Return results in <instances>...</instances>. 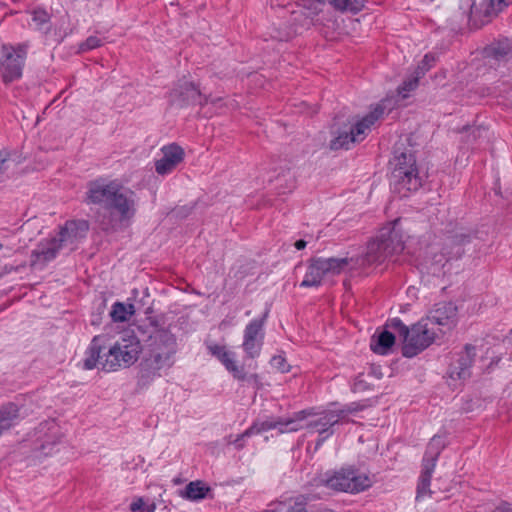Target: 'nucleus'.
<instances>
[{"instance_id": "obj_1", "label": "nucleus", "mask_w": 512, "mask_h": 512, "mask_svg": "<svg viewBox=\"0 0 512 512\" xmlns=\"http://www.w3.org/2000/svg\"><path fill=\"white\" fill-rule=\"evenodd\" d=\"M83 202L105 208L120 222H129L136 215L138 199L136 193L125 187L118 179L98 177L86 184Z\"/></svg>"}, {"instance_id": "obj_2", "label": "nucleus", "mask_w": 512, "mask_h": 512, "mask_svg": "<svg viewBox=\"0 0 512 512\" xmlns=\"http://www.w3.org/2000/svg\"><path fill=\"white\" fill-rule=\"evenodd\" d=\"M177 352L176 336L168 329H155L148 338L139 366L138 388H146L163 373L166 374L174 366Z\"/></svg>"}, {"instance_id": "obj_3", "label": "nucleus", "mask_w": 512, "mask_h": 512, "mask_svg": "<svg viewBox=\"0 0 512 512\" xmlns=\"http://www.w3.org/2000/svg\"><path fill=\"white\" fill-rule=\"evenodd\" d=\"M101 340L100 336H95L92 339L83 361L84 369L92 370L100 366L103 371L111 372L128 368L138 360L143 350L139 338L133 331H124L104 354H102Z\"/></svg>"}, {"instance_id": "obj_4", "label": "nucleus", "mask_w": 512, "mask_h": 512, "mask_svg": "<svg viewBox=\"0 0 512 512\" xmlns=\"http://www.w3.org/2000/svg\"><path fill=\"white\" fill-rule=\"evenodd\" d=\"M390 327L395 329L402 341V353L411 358L428 348L434 342L442 338L430 320L425 317L411 327L406 326L400 319H392Z\"/></svg>"}, {"instance_id": "obj_5", "label": "nucleus", "mask_w": 512, "mask_h": 512, "mask_svg": "<svg viewBox=\"0 0 512 512\" xmlns=\"http://www.w3.org/2000/svg\"><path fill=\"white\" fill-rule=\"evenodd\" d=\"M397 221L384 227L376 240L368 243L365 252L358 262L366 266L373 263H381L391 255L403 250V241L400 232L396 229Z\"/></svg>"}, {"instance_id": "obj_6", "label": "nucleus", "mask_w": 512, "mask_h": 512, "mask_svg": "<svg viewBox=\"0 0 512 512\" xmlns=\"http://www.w3.org/2000/svg\"><path fill=\"white\" fill-rule=\"evenodd\" d=\"M349 264L350 259L348 257L310 258L307 261L306 272L299 286L301 288H318L322 285L326 276L339 275Z\"/></svg>"}, {"instance_id": "obj_7", "label": "nucleus", "mask_w": 512, "mask_h": 512, "mask_svg": "<svg viewBox=\"0 0 512 512\" xmlns=\"http://www.w3.org/2000/svg\"><path fill=\"white\" fill-rule=\"evenodd\" d=\"M391 177L398 192L403 193L404 196V192L416 191L422 185L412 153L395 154Z\"/></svg>"}, {"instance_id": "obj_8", "label": "nucleus", "mask_w": 512, "mask_h": 512, "mask_svg": "<svg viewBox=\"0 0 512 512\" xmlns=\"http://www.w3.org/2000/svg\"><path fill=\"white\" fill-rule=\"evenodd\" d=\"M28 53L25 43L11 45L3 44L0 50V72L5 83L18 80L22 76Z\"/></svg>"}, {"instance_id": "obj_9", "label": "nucleus", "mask_w": 512, "mask_h": 512, "mask_svg": "<svg viewBox=\"0 0 512 512\" xmlns=\"http://www.w3.org/2000/svg\"><path fill=\"white\" fill-rule=\"evenodd\" d=\"M267 316L268 311L261 318H255L245 326L242 348L246 358L255 359L259 357L264 343V324Z\"/></svg>"}, {"instance_id": "obj_10", "label": "nucleus", "mask_w": 512, "mask_h": 512, "mask_svg": "<svg viewBox=\"0 0 512 512\" xmlns=\"http://www.w3.org/2000/svg\"><path fill=\"white\" fill-rule=\"evenodd\" d=\"M440 331L442 337L452 331L458 323V308L454 303H439L425 317Z\"/></svg>"}, {"instance_id": "obj_11", "label": "nucleus", "mask_w": 512, "mask_h": 512, "mask_svg": "<svg viewBox=\"0 0 512 512\" xmlns=\"http://www.w3.org/2000/svg\"><path fill=\"white\" fill-rule=\"evenodd\" d=\"M352 483V469L341 468L335 471H327L316 476L311 486L315 488H326L336 492H346Z\"/></svg>"}, {"instance_id": "obj_12", "label": "nucleus", "mask_w": 512, "mask_h": 512, "mask_svg": "<svg viewBox=\"0 0 512 512\" xmlns=\"http://www.w3.org/2000/svg\"><path fill=\"white\" fill-rule=\"evenodd\" d=\"M207 349L212 356L221 362L225 369L230 372L235 379L239 381L258 380L257 374L247 377L244 367L236 364L235 354L228 351L225 346L216 343H209L207 344Z\"/></svg>"}, {"instance_id": "obj_13", "label": "nucleus", "mask_w": 512, "mask_h": 512, "mask_svg": "<svg viewBox=\"0 0 512 512\" xmlns=\"http://www.w3.org/2000/svg\"><path fill=\"white\" fill-rule=\"evenodd\" d=\"M344 419L343 411H324L316 416V418L309 420L306 428L311 432H317L319 438L316 447H319L333 431L331 428Z\"/></svg>"}, {"instance_id": "obj_14", "label": "nucleus", "mask_w": 512, "mask_h": 512, "mask_svg": "<svg viewBox=\"0 0 512 512\" xmlns=\"http://www.w3.org/2000/svg\"><path fill=\"white\" fill-rule=\"evenodd\" d=\"M509 5L508 0H483L471 6L470 20L475 26H482L496 17Z\"/></svg>"}, {"instance_id": "obj_15", "label": "nucleus", "mask_w": 512, "mask_h": 512, "mask_svg": "<svg viewBox=\"0 0 512 512\" xmlns=\"http://www.w3.org/2000/svg\"><path fill=\"white\" fill-rule=\"evenodd\" d=\"M161 152L162 157L155 162V171L161 176L172 173L185 157L184 149L176 143L163 146Z\"/></svg>"}, {"instance_id": "obj_16", "label": "nucleus", "mask_w": 512, "mask_h": 512, "mask_svg": "<svg viewBox=\"0 0 512 512\" xmlns=\"http://www.w3.org/2000/svg\"><path fill=\"white\" fill-rule=\"evenodd\" d=\"M61 249L62 247L56 237L40 241L36 248L31 252V267L35 269H43L47 263L56 258Z\"/></svg>"}, {"instance_id": "obj_17", "label": "nucleus", "mask_w": 512, "mask_h": 512, "mask_svg": "<svg viewBox=\"0 0 512 512\" xmlns=\"http://www.w3.org/2000/svg\"><path fill=\"white\" fill-rule=\"evenodd\" d=\"M88 229L89 225L85 220L67 221L56 238L62 248L70 246L73 249L78 241L85 237Z\"/></svg>"}, {"instance_id": "obj_18", "label": "nucleus", "mask_w": 512, "mask_h": 512, "mask_svg": "<svg viewBox=\"0 0 512 512\" xmlns=\"http://www.w3.org/2000/svg\"><path fill=\"white\" fill-rule=\"evenodd\" d=\"M385 110V101L377 104L366 114L359 116L354 124V143L360 142L371 132L376 123L382 118Z\"/></svg>"}, {"instance_id": "obj_19", "label": "nucleus", "mask_w": 512, "mask_h": 512, "mask_svg": "<svg viewBox=\"0 0 512 512\" xmlns=\"http://www.w3.org/2000/svg\"><path fill=\"white\" fill-rule=\"evenodd\" d=\"M475 355V347L466 345L464 349L456 355L455 360L450 365V378L455 380H465L469 378Z\"/></svg>"}, {"instance_id": "obj_20", "label": "nucleus", "mask_w": 512, "mask_h": 512, "mask_svg": "<svg viewBox=\"0 0 512 512\" xmlns=\"http://www.w3.org/2000/svg\"><path fill=\"white\" fill-rule=\"evenodd\" d=\"M171 95L187 104L191 103L204 106L209 102V97L203 95L199 88L189 81L180 82L178 86L173 89Z\"/></svg>"}, {"instance_id": "obj_21", "label": "nucleus", "mask_w": 512, "mask_h": 512, "mask_svg": "<svg viewBox=\"0 0 512 512\" xmlns=\"http://www.w3.org/2000/svg\"><path fill=\"white\" fill-rule=\"evenodd\" d=\"M310 495H299L286 501L271 503L266 512H308L306 509Z\"/></svg>"}, {"instance_id": "obj_22", "label": "nucleus", "mask_w": 512, "mask_h": 512, "mask_svg": "<svg viewBox=\"0 0 512 512\" xmlns=\"http://www.w3.org/2000/svg\"><path fill=\"white\" fill-rule=\"evenodd\" d=\"M310 415H312L311 412L302 410V411L296 412L292 417L274 418V423L276 425L275 429H277L281 434L289 433V432H296L303 428V426L301 425V422L304 419H306L307 416H310Z\"/></svg>"}, {"instance_id": "obj_23", "label": "nucleus", "mask_w": 512, "mask_h": 512, "mask_svg": "<svg viewBox=\"0 0 512 512\" xmlns=\"http://www.w3.org/2000/svg\"><path fill=\"white\" fill-rule=\"evenodd\" d=\"M276 425L274 423V418H267L265 420H256L248 429H246L243 433L239 434L235 439L234 443L238 449L243 447L241 441L252 435H257L272 429H275Z\"/></svg>"}, {"instance_id": "obj_24", "label": "nucleus", "mask_w": 512, "mask_h": 512, "mask_svg": "<svg viewBox=\"0 0 512 512\" xmlns=\"http://www.w3.org/2000/svg\"><path fill=\"white\" fill-rule=\"evenodd\" d=\"M19 418V407L9 402L0 407V436L4 431L9 430Z\"/></svg>"}, {"instance_id": "obj_25", "label": "nucleus", "mask_w": 512, "mask_h": 512, "mask_svg": "<svg viewBox=\"0 0 512 512\" xmlns=\"http://www.w3.org/2000/svg\"><path fill=\"white\" fill-rule=\"evenodd\" d=\"M209 492V486L201 480H196L188 483L184 490L180 491V496L190 501H199L206 498Z\"/></svg>"}, {"instance_id": "obj_26", "label": "nucleus", "mask_w": 512, "mask_h": 512, "mask_svg": "<svg viewBox=\"0 0 512 512\" xmlns=\"http://www.w3.org/2000/svg\"><path fill=\"white\" fill-rule=\"evenodd\" d=\"M434 470L435 466L433 463L422 464V471L417 485V500L431 496L430 484Z\"/></svg>"}, {"instance_id": "obj_27", "label": "nucleus", "mask_w": 512, "mask_h": 512, "mask_svg": "<svg viewBox=\"0 0 512 512\" xmlns=\"http://www.w3.org/2000/svg\"><path fill=\"white\" fill-rule=\"evenodd\" d=\"M444 447L445 439L439 435L434 436L427 446L422 464L433 463L434 466L436 467L438 456L444 449Z\"/></svg>"}, {"instance_id": "obj_28", "label": "nucleus", "mask_w": 512, "mask_h": 512, "mask_svg": "<svg viewBox=\"0 0 512 512\" xmlns=\"http://www.w3.org/2000/svg\"><path fill=\"white\" fill-rule=\"evenodd\" d=\"M394 343L395 336L389 331H383L372 341L371 349L377 354L385 355L389 352Z\"/></svg>"}, {"instance_id": "obj_29", "label": "nucleus", "mask_w": 512, "mask_h": 512, "mask_svg": "<svg viewBox=\"0 0 512 512\" xmlns=\"http://www.w3.org/2000/svg\"><path fill=\"white\" fill-rule=\"evenodd\" d=\"M307 2V8L313 10L314 14L322 11V7L326 4L339 11H345L350 5V0H307Z\"/></svg>"}, {"instance_id": "obj_30", "label": "nucleus", "mask_w": 512, "mask_h": 512, "mask_svg": "<svg viewBox=\"0 0 512 512\" xmlns=\"http://www.w3.org/2000/svg\"><path fill=\"white\" fill-rule=\"evenodd\" d=\"M31 25H34V27L47 34L51 30V24H50V15L49 13L41 8L35 9L31 12Z\"/></svg>"}, {"instance_id": "obj_31", "label": "nucleus", "mask_w": 512, "mask_h": 512, "mask_svg": "<svg viewBox=\"0 0 512 512\" xmlns=\"http://www.w3.org/2000/svg\"><path fill=\"white\" fill-rule=\"evenodd\" d=\"M135 313L133 304H124L122 302H115L112 305L110 312L111 318L114 322H125Z\"/></svg>"}, {"instance_id": "obj_32", "label": "nucleus", "mask_w": 512, "mask_h": 512, "mask_svg": "<svg viewBox=\"0 0 512 512\" xmlns=\"http://www.w3.org/2000/svg\"><path fill=\"white\" fill-rule=\"evenodd\" d=\"M352 141V126L347 127L342 133H339L337 137H335L330 142L331 150H338L341 148H348V144Z\"/></svg>"}, {"instance_id": "obj_33", "label": "nucleus", "mask_w": 512, "mask_h": 512, "mask_svg": "<svg viewBox=\"0 0 512 512\" xmlns=\"http://www.w3.org/2000/svg\"><path fill=\"white\" fill-rule=\"evenodd\" d=\"M373 482V477L368 473L357 472V474H354V493H359L370 488Z\"/></svg>"}, {"instance_id": "obj_34", "label": "nucleus", "mask_w": 512, "mask_h": 512, "mask_svg": "<svg viewBox=\"0 0 512 512\" xmlns=\"http://www.w3.org/2000/svg\"><path fill=\"white\" fill-rule=\"evenodd\" d=\"M156 509L155 503L146 505L142 497H137L130 504L131 512H154Z\"/></svg>"}, {"instance_id": "obj_35", "label": "nucleus", "mask_w": 512, "mask_h": 512, "mask_svg": "<svg viewBox=\"0 0 512 512\" xmlns=\"http://www.w3.org/2000/svg\"><path fill=\"white\" fill-rule=\"evenodd\" d=\"M419 76H414L409 78L403 82V84L398 88V95L405 99L408 96L410 91H413L418 86Z\"/></svg>"}, {"instance_id": "obj_36", "label": "nucleus", "mask_w": 512, "mask_h": 512, "mask_svg": "<svg viewBox=\"0 0 512 512\" xmlns=\"http://www.w3.org/2000/svg\"><path fill=\"white\" fill-rule=\"evenodd\" d=\"M103 41L97 36H89L79 45L80 52H87L102 46Z\"/></svg>"}, {"instance_id": "obj_37", "label": "nucleus", "mask_w": 512, "mask_h": 512, "mask_svg": "<svg viewBox=\"0 0 512 512\" xmlns=\"http://www.w3.org/2000/svg\"><path fill=\"white\" fill-rule=\"evenodd\" d=\"M270 364L274 369L278 370L281 373H286L289 372L290 370V365L287 363L285 357L281 355H276L272 357Z\"/></svg>"}, {"instance_id": "obj_38", "label": "nucleus", "mask_w": 512, "mask_h": 512, "mask_svg": "<svg viewBox=\"0 0 512 512\" xmlns=\"http://www.w3.org/2000/svg\"><path fill=\"white\" fill-rule=\"evenodd\" d=\"M9 158V154L6 151H0V174L5 171V163Z\"/></svg>"}, {"instance_id": "obj_39", "label": "nucleus", "mask_w": 512, "mask_h": 512, "mask_svg": "<svg viewBox=\"0 0 512 512\" xmlns=\"http://www.w3.org/2000/svg\"><path fill=\"white\" fill-rule=\"evenodd\" d=\"M435 258H437L434 260V265L436 266V268H444L446 263L448 262V259L443 254L439 255V257L435 256Z\"/></svg>"}, {"instance_id": "obj_40", "label": "nucleus", "mask_w": 512, "mask_h": 512, "mask_svg": "<svg viewBox=\"0 0 512 512\" xmlns=\"http://www.w3.org/2000/svg\"><path fill=\"white\" fill-rule=\"evenodd\" d=\"M494 54L496 57H504L507 55V51L500 45L494 48Z\"/></svg>"}, {"instance_id": "obj_41", "label": "nucleus", "mask_w": 512, "mask_h": 512, "mask_svg": "<svg viewBox=\"0 0 512 512\" xmlns=\"http://www.w3.org/2000/svg\"><path fill=\"white\" fill-rule=\"evenodd\" d=\"M493 512H512V506L502 505L497 507Z\"/></svg>"}, {"instance_id": "obj_42", "label": "nucleus", "mask_w": 512, "mask_h": 512, "mask_svg": "<svg viewBox=\"0 0 512 512\" xmlns=\"http://www.w3.org/2000/svg\"><path fill=\"white\" fill-rule=\"evenodd\" d=\"M365 0H354V12L364 7Z\"/></svg>"}, {"instance_id": "obj_43", "label": "nucleus", "mask_w": 512, "mask_h": 512, "mask_svg": "<svg viewBox=\"0 0 512 512\" xmlns=\"http://www.w3.org/2000/svg\"><path fill=\"white\" fill-rule=\"evenodd\" d=\"M306 245H307L306 241H304V240H302V239H301V240H298V241H296V242H295V248H296L297 250H302V249H304V248L306 247Z\"/></svg>"}, {"instance_id": "obj_44", "label": "nucleus", "mask_w": 512, "mask_h": 512, "mask_svg": "<svg viewBox=\"0 0 512 512\" xmlns=\"http://www.w3.org/2000/svg\"><path fill=\"white\" fill-rule=\"evenodd\" d=\"M2 248V244L0 243V249Z\"/></svg>"}]
</instances>
